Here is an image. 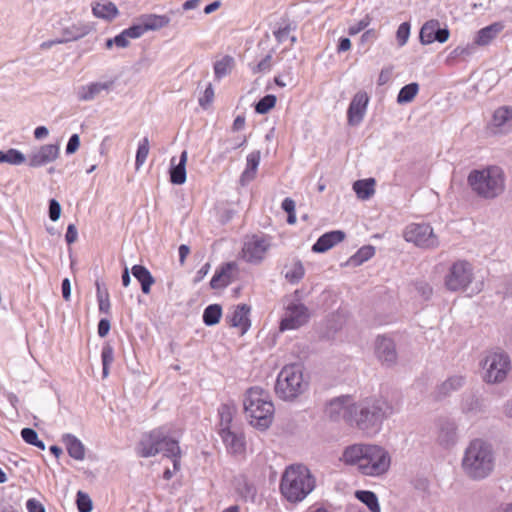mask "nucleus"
Instances as JSON below:
<instances>
[{"label": "nucleus", "instance_id": "e433bc0d", "mask_svg": "<svg viewBox=\"0 0 512 512\" xmlns=\"http://www.w3.org/2000/svg\"><path fill=\"white\" fill-rule=\"evenodd\" d=\"M236 412V408L234 406L223 404L219 408V416H220V430L233 429L232 421L234 414Z\"/></svg>", "mask_w": 512, "mask_h": 512}, {"label": "nucleus", "instance_id": "b1692460", "mask_svg": "<svg viewBox=\"0 0 512 512\" xmlns=\"http://www.w3.org/2000/svg\"><path fill=\"white\" fill-rule=\"evenodd\" d=\"M114 85V80L107 82H95L86 86H82L78 90V98L82 101H89L94 99L102 91H109Z\"/></svg>", "mask_w": 512, "mask_h": 512}, {"label": "nucleus", "instance_id": "0e129e2a", "mask_svg": "<svg viewBox=\"0 0 512 512\" xmlns=\"http://www.w3.org/2000/svg\"><path fill=\"white\" fill-rule=\"evenodd\" d=\"M270 60H271V55H267L263 60H261L257 66L254 68V73H259V72H262L264 70H267L270 68Z\"/></svg>", "mask_w": 512, "mask_h": 512}, {"label": "nucleus", "instance_id": "5fc2aeb1", "mask_svg": "<svg viewBox=\"0 0 512 512\" xmlns=\"http://www.w3.org/2000/svg\"><path fill=\"white\" fill-rule=\"evenodd\" d=\"M370 23L369 16H366L365 18L361 19L357 24L351 26L349 28V34L350 35H356L359 32H361L363 29H365Z\"/></svg>", "mask_w": 512, "mask_h": 512}, {"label": "nucleus", "instance_id": "f8f14e48", "mask_svg": "<svg viewBox=\"0 0 512 512\" xmlns=\"http://www.w3.org/2000/svg\"><path fill=\"white\" fill-rule=\"evenodd\" d=\"M458 441V426L456 422L447 417H440L435 421V442L443 449L449 450Z\"/></svg>", "mask_w": 512, "mask_h": 512}, {"label": "nucleus", "instance_id": "37998d69", "mask_svg": "<svg viewBox=\"0 0 512 512\" xmlns=\"http://www.w3.org/2000/svg\"><path fill=\"white\" fill-rule=\"evenodd\" d=\"M21 436L24 441L30 445H34L41 450L45 449V444L38 439L37 432L32 428H24L21 431Z\"/></svg>", "mask_w": 512, "mask_h": 512}, {"label": "nucleus", "instance_id": "1a4fd4ad", "mask_svg": "<svg viewBox=\"0 0 512 512\" xmlns=\"http://www.w3.org/2000/svg\"><path fill=\"white\" fill-rule=\"evenodd\" d=\"M481 367L483 379L486 383H502L511 370L510 357L504 351H490L481 361Z\"/></svg>", "mask_w": 512, "mask_h": 512}, {"label": "nucleus", "instance_id": "c9c22d12", "mask_svg": "<svg viewBox=\"0 0 512 512\" xmlns=\"http://www.w3.org/2000/svg\"><path fill=\"white\" fill-rule=\"evenodd\" d=\"M234 67V58L232 56L226 55L221 60H218L214 63V73L216 79H221L224 76L228 75Z\"/></svg>", "mask_w": 512, "mask_h": 512}, {"label": "nucleus", "instance_id": "ea45409f", "mask_svg": "<svg viewBox=\"0 0 512 512\" xmlns=\"http://www.w3.org/2000/svg\"><path fill=\"white\" fill-rule=\"evenodd\" d=\"M419 90V85L417 83H410L401 88L398 96L397 102L399 104L411 102L414 97L417 95Z\"/></svg>", "mask_w": 512, "mask_h": 512}, {"label": "nucleus", "instance_id": "39448f33", "mask_svg": "<svg viewBox=\"0 0 512 512\" xmlns=\"http://www.w3.org/2000/svg\"><path fill=\"white\" fill-rule=\"evenodd\" d=\"M244 411L249 423L259 430H266L272 424L274 405L269 392L261 387H251L244 399Z\"/></svg>", "mask_w": 512, "mask_h": 512}, {"label": "nucleus", "instance_id": "f257e3e1", "mask_svg": "<svg viewBox=\"0 0 512 512\" xmlns=\"http://www.w3.org/2000/svg\"><path fill=\"white\" fill-rule=\"evenodd\" d=\"M392 412V406L382 397L369 396L358 401L353 399L348 426L371 435Z\"/></svg>", "mask_w": 512, "mask_h": 512}, {"label": "nucleus", "instance_id": "09e8293b", "mask_svg": "<svg viewBox=\"0 0 512 512\" xmlns=\"http://www.w3.org/2000/svg\"><path fill=\"white\" fill-rule=\"evenodd\" d=\"M410 25L407 22L402 23L397 30V39L400 45H404L409 37Z\"/></svg>", "mask_w": 512, "mask_h": 512}, {"label": "nucleus", "instance_id": "cd10ccee", "mask_svg": "<svg viewBox=\"0 0 512 512\" xmlns=\"http://www.w3.org/2000/svg\"><path fill=\"white\" fill-rule=\"evenodd\" d=\"M66 445L67 452L70 457L76 460H83L85 457V447L82 442L72 434H65L62 438Z\"/></svg>", "mask_w": 512, "mask_h": 512}, {"label": "nucleus", "instance_id": "c85d7f7f", "mask_svg": "<svg viewBox=\"0 0 512 512\" xmlns=\"http://www.w3.org/2000/svg\"><path fill=\"white\" fill-rule=\"evenodd\" d=\"M133 276L141 283V289L144 294H149L151 286L155 279L149 270L142 265H134L131 269Z\"/></svg>", "mask_w": 512, "mask_h": 512}, {"label": "nucleus", "instance_id": "052dcab7", "mask_svg": "<svg viewBox=\"0 0 512 512\" xmlns=\"http://www.w3.org/2000/svg\"><path fill=\"white\" fill-rule=\"evenodd\" d=\"M65 239L68 244H72L77 240V229L74 224L68 225Z\"/></svg>", "mask_w": 512, "mask_h": 512}, {"label": "nucleus", "instance_id": "2f4dec72", "mask_svg": "<svg viewBox=\"0 0 512 512\" xmlns=\"http://www.w3.org/2000/svg\"><path fill=\"white\" fill-rule=\"evenodd\" d=\"M170 22L169 17L166 15H155L149 14L144 15L141 18V23L145 28V32L148 30H159L165 26H167Z\"/></svg>", "mask_w": 512, "mask_h": 512}, {"label": "nucleus", "instance_id": "c756f323", "mask_svg": "<svg viewBox=\"0 0 512 512\" xmlns=\"http://www.w3.org/2000/svg\"><path fill=\"white\" fill-rule=\"evenodd\" d=\"M465 378L460 375H454L449 377L443 383H441L437 388V396L439 398L446 397L450 395L452 392L458 390L464 385Z\"/></svg>", "mask_w": 512, "mask_h": 512}, {"label": "nucleus", "instance_id": "6ab92c4d", "mask_svg": "<svg viewBox=\"0 0 512 512\" xmlns=\"http://www.w3.org/2000/svg\"><path fill=\"white\" fill-rule=\"evenodd\" d=\"M220 436L229 453L234 455L243 454L246 450L245 437L242 432L234 429L220 430Z\"/></svg>", "mask_w": 512, "mask_h": 512}, {"label": "nucleus", "instance_id": "7ed1b4c3", "mask_svg": "<svg viewBox=\"0 0 512 512\" xmlns=\"http://www.w3.org/2000/svg\"><path fill=\"white\" fill-rule=\"evenodd\" d=\"M461 467L464 474L472 480L487 478L495 467L492 445L482 439L472 440L465 449Z\"/></svg>", "mask_w": 512, "mask_h": 512}, {"label": "nucleus", "instance_id": "a211bd4d", "mask_svg": "<svg viewBox=\"0 0 512 512\" xmlns=\"http://www.w3.org/2000/svg\"><path fill=\"white\" fill-rule=\"evenodd\" d=\"M268 249L264 240L252 238L244 243L242 248V258L250 263H259L263 260Z\"/></svg>", "mask_w": 512, "mask_h": 512}, {"label": "nucleus", "instance_id": "6e6d98bb", "mask_svg": "<svg viewBox=\"0 0 512 512\" xmlns=\"http://www.w3.org/2000/svg\"><path fill=\"white\" fill-rule=\"evenodd\" d=\"M79 145H80V139H79L78 134H73L68 141V144L66 147V153L67 154L75 153L77 151V149L79 148Z\"/></svg>", "mask_w": 512, "mask_h": 512}, {"label": "nucleus", "instance_id": "680f3d73", "mask_svg": "<svg viewBox=\"0 0 512 512\" xmlns=\"http://www.w3.org/2000/svg\"><path fill=\"white\" fill-rule=\"evenodd\" d=\"M26 506L29 512H45L44 506L35 499H29Z\"/></svg>", "mask_w": 512, "mask_h": 512}, {"label": "nucleus", "instance_id": "69168bd1", "mask_svg": "<svg viewBox=\"0 0 512 512\" xmlns=\"http://www.w3.org/2000/svg\"><path fill=\"white\" fill-rule=\"evenodd\" d=\"M128 38L129 37L125 35V32L123 31L122 33L114 37V44L118 47L125 48L129 44Z\"/></svg>", "mask_w": 512, "mask_h": 512}, {"label": "nucleus", "instance_id": "bb28decb", "mask_svg": "<svg viewBox=\"0 0 512 512\" xmlns=\"http://www.w3.org/2000/svg\"><path fill=\"white\" fill-rule=\"evenodd\" d=\"M502 29L503 25L499 22L484 27L478 31L474 43L478 46H486L496 38Z\"/></svg>", "mask_w": 512, "mask_h": 512}, {"label": "nucleus", "instance_id": "0eeeda50", "mask_svg": "<svg viewBox=\"0 0 512 512\" xmlns=\"http://www.w3.org/2000/svg\"><path fill=\"white\" fill-rule=\"evenodd\" d=\"M468 183L478 196L492 199L504 190V174L497 166L473 170L468 176Z\"/></svg>", "mask_w": 512, "mask_h": 512}, {"label": "nucleus", "instance_id": "f03ea898", "mask_svg": "<svg viewBox=\"0 0 512 512\" xmlns=\"http://www.w3.org/2000/svg\"><path fill=\"white\" fill-rule=\"evenodd\" d=\"M348 464H356L359 471L366 476H381L391 465L388 451L374 444H354L348 446L343 453Z\"/></svg>", "mask_w": 512, "mask_h": 512}, {"label": "nucleus", "instance_id": "2eb2a0df", "mask_svg": "<svg viewBox=\"0 0 512 512\" xmlns=\"http://www.w3.org/2000/svg\"><path fill=\"white\" fill-rule=\"evenodd\" d=\"M375 354L378 360L387 367L397 363V351L391 338L378 336L375 341Z\"/></svg>", "mask_w": 512, "mask_h": 512}, {"label": "nucleus", "instance_id": "603ef678", "mask_svg": "<svg viewBox=\"0 0 512 512\" xmlns=\"http://www.w3.org/2000/svg\"><path fill=\"white\" fill-rule=\"evenodd\" d=\"M124 32L125 35H127L129 38H138L145 33V28L143 27L142 23H140L125 29Z\"/></svg>", "mask_w": 512, "mask_h": 512}, {"label": "nucleus", "instance_id": "f3484780", "mask_svg": "<svg viewBox=\"0 0 512 512\" xmlns=\"http://www.w3.org/2000/svg\"><path fill=\"white\" fill-rule=\"evenodd\" d=\"M59 145L47 144L29 155V166L39 167L55 161L59 156Z\"/></svg>", "mask_w": 512, "mask_h": 512}, {"label": "nucleus", "instance_id": "8fccbe9b", "mask_svg": "<svg viewBox=\"0 0 512 512\" xmlns=\"http://www.w3.org/2000/svg\"><path fill=\"white\" fill-rule=\"evenodd\" d=\"M61 215V205L56 199L49 201V217L52 221H57Z\"/></svg>", "mask_w": 512, "mask_h": 512}, {"label": "nucleus", "instance_id": "72a5a7b5", "mask_svg": "<svg viewBox=\"0 0 512 512\" xmlns=\"http://www.w3.org/2000/svg\"><path fill=\"white\" fill-rule=\"evenodd\" d=\"M118 13V8L112 2L97 3L93 6V14L97 18L111 21L118 15Z\"/></svg>", "mask_w": 512, "mask_h": 512}, {"label": "nucleus", "instance_id": "4468645a", "mask_svg": "<svg viewBox=\"0 0 512 512\" xmlns=\"http://www.w3.org/2000/svg\"><path fill=\"white\" fill-rule=\"evenodd\" d=\"M310 314L302 303H292L287 306L285 316L280 322V330L297 329L308 322Z\"/></svg>", "mask_w": 512, "mask_h": 512}, {"label": "nucleus", "instance_id": "c03bdc74", "mask_svg": "<svg viewBox=\"0 0 512 512\" xmlns=\"http://www.w3.org/2000/svg\"><path fill=\"white\" fill-rule=\"evenodd\" d=\"M149 140L147 137H145L142 142L139 144L138 146V149H137V153H136V161H135V165H136V169L138 170L142 165L143 163L146 161V158L148 156V153H149Z\"/></svg>", "mask_w": 512, "mask_h": 512}, {"label": "nucleus", "instance_id": "bf43d9fd", "mask_svg": "<svg viewBox=\"0 0 512 512\" xmlns=\"http://www.w3.org/2000/svg\"><path fill=\"white\" fill-rule=\"evenodd\" d=\"M416 289L420 295H422L425 299H429L432 295V287L427 283H418L416 285Z\"/></svg>", "mask_w": 512, "mask_h": 512}, {"label": "nucleus", "instance_id": "ddd939ff", "mask_svg": "<svg viewBox=\"0 0 512 512\" xmlns=\"http://www.w3.org/2000/svg\"><path fill=\"white\" fill-rule=\"evenodd\" d=\"M352 402L353 397L350 395L335 397L326 404L324 413L330 421H344L348 425Z\"/></svg>", "mask_w": 512, "mask_h": 512}, {"label": "nucleus", "instance_id": "de8ad7c7", "mask_svg": "<svg viewBox=\"0 0 512 512\" xmlns=\"http://www.w3.org/2000/svg\"><path fill=\"white\" fill-rule=\"evenodd\" d=\"M72 30L70 29H65L64 30V33L67 35L65 39H62L63 42H66V41H71V40H77L83 36H85L87 33H88V29L87 27H76V26H73L71 28Z\"/></svg>", "mask_w": 512, "mask_h": 512}, {"label": "nucleus", "instance_id": "dca6fc26", "mask_svg": "<svg viewBox=\"0 0 512 512\" xmlns=\"http://www.w3.org/2000/svg\"><path fill=\"white\" fill-rule=\"evenodd\" d=\"M449 30L447 28H440L438 20L432 19L427 21L420 30V41L422 44H431L434 41L444 43L449 38Z\"/></svg>", "mask_w": 512, "mask_h": 512}, {"label": "nucleus", "instance_id": "49530a36", "mask_svg": "<svg viewBox=\"0 0 512 512\" xmlns=\"http://www.w3.org/2000/svg\"><path fill=\"white\" fill-rule=\"evenodd\" d=\"M76 504L79 512H91L93 508L91 498L83 491L77 492Z\"/></svg>", "mask_w": 512, "mask_h": 512}, {"label": "nucleus", "instance_id": "aec40b11", "mask_svg": "<svg viewBox=\"0 0 512 512\" xmlns=\"http://www.w3.org/2000/svg\"><path fill=\"white\" fill-rule=\"evenodd\" d=\"M368 100V95L365 92H358L354 95L347 112L350 125L354 126L362 121Z\"/></svg>", "mask_w": 512, "mask_h": 512}, {"label": "nucleus", "instance_id": "864d4df0", "mask_svg": "<svg viewBox=\"0 0 512 512\" xmlns=\"http://www.w3.org/2000/svg\"><path fill=\"white\" fill-rule=\"evenodd\" d=\"M102 365H110L114 360L113 348L110 345H105L102 349Z\"/></svg>", "mask_w": 512, "mask_h": 512}, {"label": "nucleus", "instance_id": "473e14b6", "mask_svg": "<svg viewBox=\"0 0 512 512\" xmlns=\"http://www.w3.org/2000/svg\"><path fill=\"white\" fill-rule=\"evenodd\" d=\"M375 179L368 178L365 180H357L353 184V189L359 199L365 200L375 193Z\"/></svg>", "mask_w": 512, "mask_h": 512}, {"label": "nucleus", "instance_id": "338daca9", "mask_svg": "<svg viewBox=\"0 0 512 512\" xmlns=\"http://www.w3.org/2000/svg\"><path fill=\"white\" fill-rule=\"evenodd\" d=\"M98 300L99 304V311L104 314H108L110 312V300L109 298L106 299V296L101 297Z\"/></svg>", "mask_w": 512, "mask_h": 512}, {"label": "nucleus", "instance_id": "a878e982", "mask_svg": "<svg viewBox=\"0 0 512 512\" xmlns=\"http://www.w3.org/2000/svg\"><path fill=\"white\" fill-rule=\"evenodd\" d=\"M186 162L187 151H183L180 156V161L175 164V158L171 160L170 181L173 184L181 185L186 181Z\"/></svg>", "mask_w": 512, "mask_h": 512}, {"label": "nucleus", "instance_id": "9b49d317", "mask_svg": "<svg viewBox=\"0 0 512 512\" xmlns=\"http://www.w3.org/2000/svg\"><path fill=\"white\" fill-rule=\"evenodd\" d=\"M404 238L420 248L433 249L439 246L438 237L429 224H410L404 231Z\"/></svg>", "mask_w": 512, "mask_h": 512}, {"label": "nucleus", "instance_id": "a19ab883", "mask_svg": "<svg viewBox=\"0 0 512 512\" xmlns=\"http://www.w3.org/2000/svg\"><path fill=\"white\" fill-rule=\"evenodd\" d=\"M375 253V249L371 245L361 247L358 252L350 258V262L354 265H360L364 261L370 259Z\"/></svg>", "mask_w": 512, "mask_h": 512}, {"label": "nucleus", "instance_id": "20e7f679", "mask_svg": "<svg viewBox=\"0 0 512 512\" xmlns=\"http://www.w3.org/2000/svg\"><path fill=\"white\" fill-rule=\"evenodd\" d=\"M315 486V477L302 464L288 466L280 481L281 494L290 503H298L304 500L314 490Z\"/></svg>", "mask_w": 512, "mask_h": 512}, {"label": "nucleus", "instance_id": "58836bf2", "mask_svg": "<svg viewBox=\"0 0 512 512\" xmlns=\"http://www.w3.org/2000/svg\"><path fill=\"white\" fill-rule=\"evenodd\" d=\"M25 161V156L16 149L0 151V163H9L12 165H20Z\"/></svg>", "mask_w": 512, "mask_h": 512}, {"label": "nucleus", "instance_id": "e2e57ef3", "mask_svg": "<svg viewBox=\"0 0 512 512\" xmlns=\"http://www.w3.org/2000/svg\"><path fill=\"white\" fill-rule=\"evenodd\" d=\"M391 74H392L391 68L382 69L379 74V77H378V85L382 86V85L386 84L390 80Z\"/></svg>", "mask_w": 512, "mask_h": 512}, {"label": "nucleus", "instance_id": "423d86ee", "mask_svg": "<svg viewBox=\"0 0 512 512\" xmlns=\"http://www.w3.org/2000/svg\"><path fill=\"white\" fill-rule=\"evenodd\" d=\"M309 386V380L304 375V367L300 363L285 365L278 374L275 393L285 401H294L302 395Z\"/></svg>", "mask_w": 512, "mask_h": 512}, {"label": "nucleus", "instance_id": "4d7b16f0", "mask_svg": "<svg viewBox=\"0 0 512 512\" xmlns=\"http://www.w3.org/2000/svg\"><path fill=\"white\" fill-rule=\"evenodd\" d=\"M290 31H291V26L286 25L285 27L279 28L278 30H276L274 32V36L277 39V41L279 43H281V42H284L289 37Z\"/></svg>", "mask_w": 512, "mask_h": 512}, {"label": "nucleus", "instance_id": "13d9d810", "mask_svg": "<svg viewBox=\"0 0 512 512\" xmlns=\"http://www.w3.org/2000/svg\"><path fill=\"white\" fill-rule=\"evenodd\" d=\"M110 327H111V324L108 319H106V318L101 319L98 323L99 336L102 338L105 337L109 333Z\"/></svg>", "mask_w": 512, "mask_h": 512}, {"label": "nucleus", "instance_id": "4c0bfd02", "mask_svg": "<svg viewBox=\"0 0 512 512\" xmlns=\"http://www.w3.org/2000/svg\"><path fill=\"white\" fill-rule=\"evenodd\" d=\"M222 315V308L219 304L209 305L203 313V321L207 326L217 324Z\"/></svg>", "mask_w": 512, "mask_h": 512}, {"label": "nucleus", "instance_id": "4be33fe9", "mask_svg": "<svg viewBox=\"0 0 512 512\" xmlns=\"http://www.w3.org/2000/svg\"><path fill=\"white\" fill-rule=\"evenodd\" d=\"M237 270V264L234 262L225 263L219 271L215 273L210 281L212 289H219L228 286L233 278L234 272Z\"/></svg>", "mask_w": 512, "mask_h": 512}, {"label": "nucleus", "instance_id": "6e6552de", "mask_svg": "<svg viewBox=\"0 0 512 512\" xmlns=\"http://www.w3.org/2000/svg\"><path fill=\"white\" fill-rule=\"evenodd\" d=\"M160 452L167 457H173L174 469H179L180 447L176 440L163 436L158 430L152 431L141 439L139 443V454L142 457L154 456Z\"/></svg>", "mask_w": 512, "mask_h": 512}, {"label": "nucleus", "instance_id": "f704fd0d", "mask_svg": "<svg viewBox=\"0 0 512 512\" xmlns=\"http://www.w3.org/2000/svg\"><path fill=\"white\" fill-rule=\"evenodd\" d=\"M355 496L358 500L364 503L371 512H381L378 498L374 492L359 490L356 491Z\"/></svg>", "mask_w": 512, "mask_h": 512}, {"label": "nucleus", "instance_id": "a18cd8bd", "mask_svg": "<svg viewBox=\"0 0 512 512\" xmlns=\"http://www.w3.org/2000/svg\"><path fill=\"white\" fill-rule=\"evenodd\" d=\"M276 104V96L274 95H266L259 100V102L255 106V110L259 114H266L269 110H271Z\"/></svg>", "mask_w": 512, "mask_h": 512}, {"label": "nucleus", "instance_id": "3c124183", "mask_svg": "<svg viewBox=\"0 0 512 512\" xmlns=\"http://www.w3.org/2000/svg\"><path fill=\"white\" fill-rule=\"evenodd\" d=\"M213 98H214V90H213L212 84H209L204 91L203 97H201L199 99L200 106H202L203 108H206L207 106H209L212 103Z\"/></svg>", "mask_w": 512, "mask_h": 512}, {"label": "nucleus", "instance_id": "79ce46f5", "mask_svg": "<svg viewBox=\"0 0 512 512\" xmlns=\"http://www.w3.org/2000/svg\"><path fill=\"white\" fill-rule=\"evenodd\" d=\"M304 276V267L301 261H296L290 270L286 271L285 278L291 283L299 282Z\"/></svg>", "mask_w": 512, "mask_h": 512}, {"label": "nucleus", "instance_id": "774afa93", "mask_svg": "<svg viewBox=\"0 0 512 512\" xmlns=\"http://www.w3.org/2000/svg\"><path fill=\"white\" fill-rule=\"evenodd\" d=\"M62 296L63 298L68 301L70 299V295H71V283H70V280L68 278H65L63 281H62Z\"/></svg>", "mask_w": 512, "mask_h": 512}, {"label": "nucleus", "instance_id": "412c9836", "mask_svg": "<svg viewBox=\"0 0 512 512\" xmlns=\"http://www.w3.org/2000/svg\"><path fill=\"white\" fill-rule=\"evenodd\" d=\"M490 127L494 133H505L512 129V108L500 107L495 110Z\"/></svg>", "mask_w": 512, "mask_h": 512}, {"label": "nucleus", "instance_id": "9d476101", "mask_svg": "<svg viewBox=\"0 0 512 512\" xmlns=\"http://www.w3.org/2000/svg\"><path fill=\"white\" fill-rule=\"evenodd\" d=\"M473 280V268L466 260L455 261L444 277V285L452 292L463 291Z\"/></svg>", "mask_w": 512, "mask_h": 512}, {"label": "nucleus", "instance_id": "5701e85b", "mask_svg": "<svg viewBox=\"0 0 512 512\" xmlns=\"http://www.w3.org/2000/svg\"><path fill=\"white\" fill-rule=\"evenodd\" d=\"M345 238V233L340 230L331 231L323 234L317 242L313 245L312 251L316 253H323L332 248L334 245L340 243Z\"/></svg>", "mask_w": 512, "mask_h": 512}, {"label": "nucleus", "instance_id": "393cba45", "mask_svg": "<svg viewBox=\"0 0 512 512\" xmlns=\"http://www.w3.org/2000/svg\"><path fill=\"white\" fill-rule=\"evenodd\" d=\"M249 313L250 306L247 304L238 305L228 321L232 327L241 328L242 334H244L250 327Z\"/></svg>", "mask_w": 512, "mask_h": 512}, {"label": "nucleus", "instance_id": "7c9ffc66", "mask_svg": "<svg viewBox=\"0 0 512 512\" xmlns=\"http://www.w3.org/2000/svg\"><path fill=\"white\" fill-rule=\"evenodd\" d=\"M260 158V151H253L247 156V167L241 175L242 185H244L246 182L252 181L255 178L257 168L260 163Z\"/></svg>", "mask_w": 512, "mask_h": 512}]
</instances>
